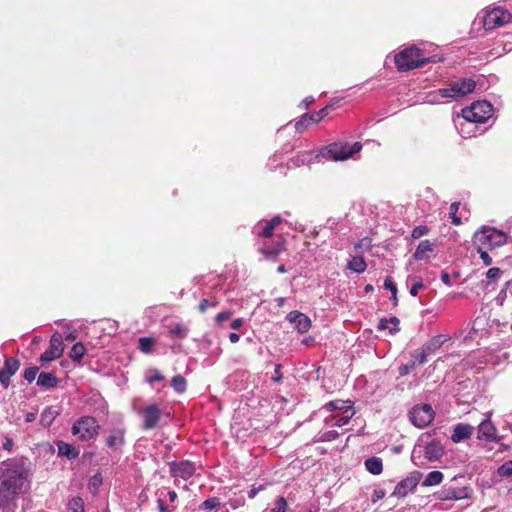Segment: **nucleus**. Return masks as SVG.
<instances>
[{
	"instance_id": "1",
	"label": "nucleus",
	"mask_w": 512,
	"mask_h": 512,
	"mask_svg": "<svg viewBox=\"0 0 512 512\" xmlns=\"http://www.w3.org/2000/svg\"><path fill=\"white\" fill-rule=\"evenodd\" d=\"M430 58L425 56L422 50L416 46H409L401 50L394 57V62L399 71H409L428 63Z\"/></svg>"
},
{
	"instance_id": "2",
	"label": "nucleus",
	"mask_w": 512,
	"mask_h": 512,
	"mask_svg": "<svg viewBox=\"0 0 512 512\" xmlns=\"http://www.w3.org/2000/svg\"><path fill=\"white\" fill-rule=\"evenodd\" d=\"M362 149L361 142H354L349 144L348 142L339 141L334 142L326 146L320 151V155L328 160L332 161H345L353 157L356 153Z\"/></svg>"
},
{
	"instance_id": "3",
	"label": "nucleus",
	"mask_w": 512,
	"mask_h": 512,
	"mask_svg": "<svg viewBox=\"0 0 512 512\" xmlns=\"http://www.w3.org/2000/svg\"><path fill=\"white\" fill-rule=\"evenodd\" d=\"M493 113L492 104L485 98L474 101L470 106L461 109L459 114L473 123L486 122Z\"/></svg>"
},
{
	"instance_id": "4",
	"label": "nucleus",
	"mask_w": 512,
	"mask_h": 512,
	"mask_svg": "<svg viewBox=\"0 0 512 512\" xmlns=\"http://www.w3.org/2000/svg\"><path fill=\"white\" fill-rule=\"evenodd\" d=\"M506 241V233L493 227L483 226L474 234V242L489 249L500 247Z\"/></svg>"
},
{
	"instance_id": "5",
	"label": "nucleus",
	"mask_w": 512,
	"mask_h": 512,
	"mask_svg": "<svg viewBox=\"0 0 512 512\" xmlns=\"http://www.w3.org/2000/svg\"><path fill=\"white\" fill-rule=\"evenodd\" d=\"M100 431V425L92 416H82L76 420L72 426L71 432L81 441H90L95 439Z\"/></svg>"
},
{
	"instance_id": "6",
	"label": "nucleus",
	"mask_w": 512,
	"mask_h": 512,
	"mask_svg": "<svg viewBox=\"0 0 512 512\" xmlns=\"http://www.w3.org/2000/svg\"><path fill=\"white\" fill-rule=\"evenodd\" d=\"M512 20V14L503 7L497 6L487 8L483 16V25L485 30H494L502 27Z\"/></svg>"
},
{
	"instance_id": "7",
	"label": "nucleus",
	"mask_w": 512,
	"mask_h": 512,
	"mask_svg": "<svg viewBox=\"0 0 512 512\" xmlns=\"http://www.w3.org/2000/svg\"><path fill=\"white\" fill-rule=\"evenodd\" d=\"M25 484L23 472L18 469H6L1 475L0 489L20 494Z\"/></svg>"
},
{
	"instance_id": "8",
	"label": "nucleus",
	"mask_w": 512,
	"mask_h": 512,
	"mask_svg": "<svg viewBox=\"0 0 512 512\" xmlns=\"http://www.w3.org/2000/svg\"><path fill=\"white\" fill-rule=\"evenodd\" d=\"M126 428L123 423H119L106 431L105 444L112 452H121L126 444Z\"/></svg>"
},
{
	"instance_id": "9",
	"label": "nucleus",
	"mask_w": 512,
	"mask_h": 512,
	"mask_svg": "<svg viewBox=\"0 0 512 512\" xmlns=\"http://www.w3.org/2000/svg\"><path fill=\"white\" fill-rule=\"evenodd\" d=\"M434 415L435 413L431 405L419 404L410 410L409 419L414 426L424 428L433 421Z\"/></svg>"
},
{
	"instance_id": "10",
	"label": "nucleus",
	"mask_w": 512,
	"mask_h": 512,
	"mask_svg": "<svg viewBox=\"0 0 512 512\" xmlns=\"http://www.w3.org/2000/svg\"><path fill=\"white\" fill-rule=\"evenodd\" d=\"M480 78L476 81L472 78H457L450 83V91L454 93L453 96H466L470 93H481L483 80L479 83Z\"/></svg>"
},
{
	"instance_id": "11",
	"label": "nucleus",
	"mask_w": 512,
	"mask_h": 512,
	"mask_svg": "<svg viewBox=\"0 0 512 512\" xmlns=\"http://www.w3.org/2000/svg\"><path fill=\"white\" fill-rule=\"evenodd\" d=\"M422 478V473L420 471H413L411 472L406 478L401 480L395 487L392 496L398 497V498H404L409 493L413 492L418 483L420 482Z\"/></svg>"
},
{
	"instance_id": "12",
	"label": "nucleus",
	"mask_w": 512,
	"mask_h": 512,
	"mask_svg": "<svg viewBox=\"0 0 512 512\" xmlns=\"http://www.w3.org/2000/svg\"><path fill=\"white\" fill-rule=\"evenodd\" d=\"M64 352V343L61 334L56 331L50 338L49 347L40 356L42 363L51 362L62 356Z\"/></svg>"
},
{
	"instance_id": "13",
	"label": "nucleus",
	"mask_w": 512,
	"mask_h": 512,
	"mask_svg": "<svg viewBox=\"0 0 512 512\" xmlns=\"http://www.w3.org/2000/svg\"><path fill=\"white\" fill-rule=\"evenodd\" d=\"M169 471L172 477L183 480L190 479L196 472V465L189 460L169 462Z\"/></svg>"
},
{
	"instance_id": "14",
	"label": "nucleus",
	"mask_w": 512,
	"mask_h": 512,
	"mask_svg": "<svg viewBox=\"0 0 512 512\" xmlns=\"http://www.w3.org/2000/svg\"><path fill=\"white\" fill-rule=\"evenodd\" d=\"M472 496V489L469 486L464 487H453L443 486V488L437 492V497L440 500L447 501L453 500L458 501L462 499H469Z\"/></svg>"
},
{
	"instance_id": "15",
	"label": "nucleus",
	"mask_w": 512,
	"mask_h": 512,
	"mask_svg": "<svg viewBox=\"0 0 512 512\" xmlns=\"http://www.w3.org/2000/svg\"><path fill=\"white\" fill-rule=\"evenodd\" d=\"M332 105H326L319 111L309 112L303 114L298 121H296L294 128L297 131H303L311 124H316L328 115V110L331 109Z\"/></svg>"
},
{
	"instance_id": "16",
	"label": "nucleus",
	"mask_w": 512,
	"mask_h": 512,
	"mask_svg": "<svg viewBox=\"0 0 512 512\" xmlns=\"http://www.w3.org/2000/svg\"><path fill=\"white\" fill-rule=\"evenodd\" d=\"M142 427L144 430H152L156 428L161 418V410L157 404H151L146 406L142 412Z\"/></svg>"
},
{
	"instance_id": "17",
	"label": "nucleus",
	"mask_w": 512,
	"mask_h": 512,
	"mask_svg": "<svg viewBox=\"0 0 512 512\" xmlns=\"http://www.w3.org/2000/svg\"><path fill=\"white\" fill-rule=\"evenodd\" d=\"M281 222L282 219L278 215L274 216L271 220H260L253 227V234L257 237L270 239L273 235L275 227H277Z\"/></svg>"
},
{
	"instance_id": "18",
	"label": "nucleus",
	"mask_w": 512,
	"mask_h": 512,
	"mask_svg": "<svg viewBox=\"0 0 512 512\" xmlns=\"http://www.w3.org/2000/svg\"><path fill=\"white\" fill-rule=\"evenodd\" d=\"M454 126L463 138L474 137L477 133V126L472 121L465 119L463 115L457 113L453 118Z\"/></svg>"
},
{
	"instance_id": "19",
	"label": "nucleus",
	"mask_w": 512,
	"mask_h": 512,
	"mask_svg": "<svg viewBox=\"0 0 512 512\" xmlns=\"http://www.w3.org/2000/svg\"><path fill=\"white\" fill-rule=\"evenodd\" d=\"M283 249L284 240L281 237H278L276 240L264 241L259 250L266 258H275Z\"/></svg>"
},
{
	"instance_id": "20",
	"label": "nucleus",
	"mask_w": 512,
	"mask_h": 512,
	"mask_svg": "<svg viewBox=\"0 0 512 512\" xmlns=\"http://www.w3.org/2000/svg\"><path fill=\"white\" fill-rule=\"evenodd\" d=\"M20 494L3 491L0 489V511L16 512L18 504L17 500Z\"/></svg>"
},
{
	"instance_id": "21",
	"label": "nucleus",
	"mask_w": 512,
	"mask_h": 512,
	"mask_svg": "<svg viewBox=\"0 0 512 512\" xmlns=\"http://www.w3.org/2000/svg\"><path fill=\"white\" fill-rule=\"evenodd\" d=\"M287 319L294 324L295 328L300 333L307 332L311 327V321L309 317L299 311H291L287 315Z\"/></svg>"
},
{
	"instance_id": "22",
	"label": "nucleus",
	"mask_w": 512,
	"mask_h": 512,
	"mask_svg": "<svg viewBox=\"0 0 512 512\" xmlns=\"http://www.w3.org/2000/svg\"><path fill=\"white\" fill-rule=\"evenodd\" d=\"M434 250H435V244L433 242H431L428 239L422 240L418 244V246L413 254V258L416 261L428 262L431 259V253H433Z\"/></svg>"
},
{
	"instance_id": "23",
	"label": "nucleus",
	"mask_w": 512,
	"mask_h": 512,
	"mask_svg": "<svg viewBox=\"0 0 512 512\" xmlns=\"http://www.w3.org/2000/svg\"><path fill=\"white\" fill-rule=\"evenodd\" d=\"M449 340V335L438 334L425 342L421 347L425 350L428 356H431L434 355L441 348V346Z\"/></svg>"
},
{
	"instance_id": "24",
	"label": "nucleus",
	"mask_w": 512,
	"mask_h": 512,
	"mask_svg": "<svg viewBox=\"0 0 512 512\" xmlns=\"http://www.w3.org/2000/svg\"><path fill=\"white\" fill-rule=\"evenodd\" d=\"M497 430L489 419H484L478 426V439L494 441L496 440Z\"/></svg>"
},
{
	"instance_id": "25",
	"label": "nucleus",
	"mask_w": 512,
	"mask_h": 512,
	"mask_svg": "<svg viewBox=\"0 0 512 512\" xmlns=\"http://www.w3.org/2000/svg\"><path fill=\"white\" fill-rule=\"evenodd\" d=\"M474 428L469 424L459 423L455 425L453 429V433L451 435V440L454 443H459L465 439L470 438L473 433Z\"/></svg>"
},
{
	"instance_id": "26",
	"label": "nucleus",
	"mask_w": 512,
	"mask_h": 512,
	"mask_svg": "<svg viewBox=\"0 0 512 512\" xmlns=\"http://www.w3.org/2000/svg\"><path fill=\"white\" fill-rule=\"evenodd\" d=\"M424 456L429 461H436L443 455V447L440 443L431 441L424 446Z\"/></svg>"
},
{
	"instance_id": "27",
	"label": "nucleus",
	"mask_w": 512,
	"mask_h": 512,
	"mask_svg": "<svg viewBox=\"0 0 512 512\" xmlns=\"http://www.w3.org/2000/svg\"><path fill=\"white\" fill-rule=\"evenodd\" d=\"M59 379L51 372H41L36 384L43 389H51L58 385Z\"/></svg>"
},
{
	"instance_id": "28",
	"label": "nucleus",
	"mask_w": 512,
	"mask_h": 512,
	"mask_svg": "<svg viewBox=\"0 0 512 512\" xmlns=\"http://www.w3.org/2000/svg\"><path fill=\"white\" fill-rule=\"evenodd\" d=\"M57 448L58 454L61 456H66L69 460L76 459L80 454V450L76 446L64 441H58Z\"/></svg>"
},
{
	"instance_id": "29",
	"label": "nucleus",
	"mask_w": 512,
	"mask_h": 512,
	"mask_svg": "<svg viewBox=\"0 0 512 512\" xmlns=\"http://www.w3.org/2000/svg\"><path fill=\"white\" fill-rule=\"evenodd\" d=\"M323 408L328 412L341 413V412H344L345 410L353 408V402L350 400L345 401V400L337 399V400H332V401L327 402Z\"/></svg>"
},
{
	"instance_id": "30",
	"label": "nucleus",
	"mask_w": 512,
	"mask_h": 512,
	"mask_svg": "<svg viewBox=\"0 0 512 512\" xmlns=\"http://www.w3.org/2000/svg\"><path fill=\"white\" fill-rule=\"evenodd\" d=\"M399 319L395 316L390 318H382L380 319L377 329L378 330H388L389 334H395L399 331Z\"/></svg>"
},
{
	"instance_id": "31",
	"label": "nucleus",
	"mask_w": 512,
	"mask_h": 512,
	"mask_svg": "<svg viewBox=\"0 0 512 512\" xmlns=\"http://www.w3.org/2000/svg\"><path fill=\"white\" fill-rule=\"evenodd\" d=\"M353 415L354 410L353 408H350L348 410H345L344 412L336 413L335 415H333L329 423L331 426L342 427L348 424L349 420L353 417Z\"/></svg>"
},
{
	"instance_id": "32",
	"label": "nucleus",
	"mask_w": 512,
	"mask_h": 512,
	"mask_svg": "<svg viewBox=\"0 0 512 512\" xmlns=\"http://www.w3.org/2000/svg\"><path fill=\"white\" fill-rule=\"evenodd\" d=\"M414 105V103H410L409 101H402L401 98H390V101L386 104L385 114L394 115L396 114L402 107H409Z\"/></svg>"
},
{
	"instance_id": "33",
	"label": "nucleus",
	"mask_w": 512,
	"mask_h": 512,
	"mask_svg": "<svg viewBox=\"0 0 512 512\" xmlns=\"http://www.w3.org/2000/svg\"><path fill=\"white\" fill-rule=\"evenodd\" d=\"M168 334L173 339H184L188 335V328L181 323H175L168 326Z\"/></svg>"
},
{
	"instance_id": "34",
	"label": "nucleus",
	"mask_w": 512,
	"mask_h": 512,
	"mask_svg": "<svg viewBox=\"0 0 512 512\" xmlns=\"http://www.w3.org/2000/svg\"><path fill=\"white\" fill-rule=\"evenodd\" d=\"M347 268L355 273H363L367 264L362 256H353L347 263Z\"/></svg>"
},
{
	"instance_id": "35",
	"label": "nucleus",
	"mask_w": 512,
	"mask_h": 512,
	"mask_svg": "<svg viewBox=\"0 0 512 512\" xmlns=\"http://www.w3.org/2000/svg\"><path fill=\"white\" fill-rule=\"evenodd\" d=\"M365 468L373 475H379L383 470V463L379 457H370L365 460Z\"/></svg>"
},
{
	"instance_id": "36",
	"label": "nucleus",
	"mask_w": 512,
	"mask_h": 512,
	"mask_svg": "<svg viewBox=\"0 0 512 512\" xmlns=\"http://www.w3.org/2000/svg\"><path fill=\"white\" fill-rule=\"evenodd\" d=\"M444 475L441 471L434 470L427 474L422 482V486L431 487L439 485L443 481Z\"/></svg>"
},
{
	"instance_id": "37",
	"label": "nucleus",
	"mask_w": 512,
	"mask_h": 512,
	"mask_svg": "<svg viewBox=\"0 0 512 512\" xmlns=\"http://www.w3.org/2000/svg\"><path fill=\"white\" fill-rule=\"evenodd\" d=\"M86 354V348L81 342L75 343L69 351V357L73 362H81Z\"/></svg>"
},
{
	"instance_id": "38",
	"label": "nucleus",
	"mask_w": 512,
	"mask_h": 512,
	"mask_svg": "<svg viewBox=\"0 0 512 512\" xmlns=\"http://www.w3.org/2000/svg\"><path fill=\"white\" fill-rule=\"evenodd\" d=\"M220 506L221 501L218 497H210L199 505V510L209 512L218 509Z\"/></svg>"
},
{
	"instance_id": "39",
	"label": "nucleus",
	"mask_w": 512,
	"mask_h": 512,
	"mask_svg": "<svg viewBox=\"0 0 512 512\" xmlns=\"http://www.w3.org/2000/svg\"><path fill=\"white\" fill-rule=\"evenodd\" d=\"M19 367V360L15 357H9L5 359L4 366L1 370L13 376L17 372Z\"/></svg>"
},
{
	"instance_id": "40",
	"label": "nucleus",
	"mask_w": 512,
	"mask_h": 512,
	"mask_svg": "<svg viewBox=\"0 0 512 512\" xmlns=\"http://www.w3.org/2000/svg\"><path fill=\"white\" fill-rule=\"evenodd\" d=\"M67 512H84V501L81 497H73L67 504Z\"/></svg>"
},
{
	"instance_id": "41",
	"label": "nucleus",
	"mask_w": 512,
	"mask_h": 512,
	"mask_svg": "<svg viewBox=\"0 0 512 512\" xmlns=\"http://www.w3.org/2000/svg\"><path fill=\"white\" fill-rule=\"evenodd\" d=\"M171 386L177 393H183L187 388L186 379L182 375H176L171 380Z\"/></svg>"
},
{
	"instance_id": "42",
	"label": "nucleus",
	"mask_w": 512,
	"mask_h": 512,
	"mask_svg": "<svg viewBox=\"0 0 512 512\" xmlns=\"http://www.w3.org/2000/svg\"><path fill=\"white\" fill-rule=\"evenodd\" d=\"M103 483L102 476L100 473H96L90 477L88 481V489L92 494H96Z\"/></svg>"
},
{
	"instance_id": "43",
	"label": "nucleus",
	"mask_w": 512,
	"mask_h": 512,
	"mask_svg": "<svg viewBox=\"0 0 512 512\" xmlns=\"http://www.w3.org/2000/svg\"><path fill=\"white\" fill-rule=\"evenodd\" d=\"M411 357H412L411 361H415V366H416L417 364L418 365L425 364L427 362L429 356L427 355L425 350L422 347H420L419 349H416L415 351L412 352Z\"/></svg>"
},
{
	"instance_id": "44",
	"label": "nucleus",
	"mask_w": 512,
	"mask_h": 512,
	"mask_svg": "<svg viewBox=\"0 0 512 512\" xmlns=\"http://www.w3.org/2000/svg\"><path fill=\"white\" fill-rule=\"evenodd\" d=\"M155 344V340L151 337H141L139 338V349L143 353H150Z\"/></svg>"
},
{
	"instance_id": "45",
	"label": "nucleus",
	"mask_w": 512,
	"mask_h": 512,
	"mask_svg": "<svg viewBox=\"0 0 512 512\" xmlns=\"http://www.w3.org/2000/svg\"><path fill=\"white\" fill-rule=\"evenodd\" d=\"M408 281H413L410 287V295L415 297L418 295L420 289L424 287L423 280L419 277H409Z\"/></svg>"
},
{
	"instance_id": "46",
	"label": "nucleus",
	"mask_w": 512,
	"mask_h": 512,
	"mask_svg": "<svg viewBox=\"0 0 512 512\" xmlns=\"http://www.w3.org/2000/svg\"><path fill=\"white\" fill-rule=\"evenodd\" d=\"M320 155L316 154L313 155L312 153H303L296 157V164L297 165H305L311 163L314 159L318 158Z\"/></svg>"
},
{
	"instance_id": "47",
	"label": "nucleus",
	"mask_w": 512,
	"mask_h": 512,
	"mask_svg": "<svg viewBox=\"0 0 512 512\" xmlns=\"http://www.w3.org/2000/svg\"><path fill=\"white\" fill-rule=\"evenodd\" d=\"M38 372L39 368L37 366L28 367L24 370L23 378L28 383H31L36 379Z\"/></svg>"
},
{
	"instance_id": "48",
	"label": "nucleus",
	"mask_w": 512,
	"mask_h": 512,
	"mask_svg": "<svg viewBox=\"0 0 512 512\" xmlns=\"http://www.w3.org/2000/svg\"><path fill=\"white\" fill-rule=\"evenodd\" d=\"M502 271L498 267H492L486 272L488 283L496 282L500 278Z\"/></svg>"
},
{
	"instance_id": "49",
	"label": "nucleus",
	"mask_w": 512,
	"mask_h": 512,
	"mask_svg": "<svg viewBox=\"0 0 512 512\" xmlns=\"http://www.w3.org/2000/svg\"><path fill=\"white\" fill-rule=\"evenodd\" d=\"M488 249L489 248H486L482 245H478V248H477V252L479 253L480 258L483 261L485 266H489L492 264V258L488 254V251H487Z\"/></svg>"
},
{
	"instance_id": "50",
	"label": "nucleus",
	"mask_w": 512,
	"mask_h": 512,
	"mask_svg": "<svg viewBox=\"0 0 512 512\" xmlns=\"http://www.w3.org/2000/svg\"><path fill=\"white\" fill-rule=\"evenodd\" d=\"M498 475L501 476V477H509V476H512V460H509L505 463H503L499 468H498Z\"/></svg>"
},
{
	"instance_id": "51",
	"label": "nucleus",
	"mask_w": 512,
	"mask_h": 512,
	"mask_svg": "<svg viewBox=\"0 0 512 512\" xmlns=\"http://www.w3.org/2000/svg\"><path fill=\"white\" fill-rule=\"evenodd\" d=\"M271 512H288V504L286 499L284 497H279L276 500Z\"/></svg>"
},
{
	"instance_id": "52",
	"label": "nucleus",
	"mask_w": 512,
	"mask_h": 512,
	"mask_svg": "<svg viewBox=\"0 0 512 512\" xmlns=\"http://www.w3.org/2000/svg\"><path fill=\"white\" fill-rule=\"evenodd\" d=\"M429 233V228L426 225L416 226L411 233L413 239H419Z\"/></svg>"
},
{
	"instance_id": "53",
	"label": "nucleus",
	"mask_w": 512,
	"mask_h": 512,
	"mask_svg": "<svg viewBox=\"0 0 512 512\" xmlns=\"http://www.w3.org/2000/svg\"><path fill=\"white\" fill-rule=\"evenodd\" d=\"M164 379V376L158 369H152L149 371V375L147 376V381L149 383L160 382Z\"/></svg>"
},
{
	"instance_id": "54",
	"label": "nucleus",
	"mask_w": 512,
	"mask_h": 512,
	"mask_svg": "<svg viewBox=\"0 0 512 512\" xmlns=\"http://www.w3.org/2000/svg\"><path fill=\"white\" fill-rule=\"evenodd\" d=\"M415 368V361H410L407 364L399 366L398 373L400 376L408 375Z\"/></svg>"
},
{
	"instance_id": "55",
	"label": "nucleus",
	"mask_w": 512,
	"mask_h": 512,
	"mask_svg": "<svg viewBox=\"0 0 512 512\" xmlns=\"http://www.w3.org/2000/svg\"><path fill=\"white\" fill-rule=\"evenodd\" d=\"M157 507L159 512H173L176 509L175 505H166L161 497L157 499Z\"/></svg>"
},
{
	"instance_id": "56",
	"label": "nucleus",
	"mask_w": 512,
	"mask_h": 512,
	"mask_svg": "<svg viewBox=\"0 0 512 512\" xmlns=\"http://www.w3.org/2000/svg\"><path fill=\"white\" fill-rule=\"evenodd\" d=\"M459 203L454 202L450 205V216L452 218V223L455 225H459L461 223L460 219L456 216V213L458 211Z\"/></svg>"
},
{
	"instance_id": "57",
	"label": "nucleus",
	"mask_w": 512,
	"mask_h": 512,
	"mask_svg": "<svg viewBox=\"0 0 512 512\" xmlns=\"http://www.w3.org/2000/svg\"><path fill=\"white\" fill-rule=\"evenodd\" d=\"M227 504L232 508V509H238L242 506H244L245 504V499L243 497H238V498H233V499H229V501L227 502Z\"/></svg>"
},
{
	"instance_id": "58",
	"label": "nucleus",
	"mask_w": 512,
	"mask_h": 512,
	"mask_svg": "<svg viewBox=\"0 0 512 512\" xmlns=\"http://www.w3.org/2000/svg\"><path fill=\"white\" fill-rule=\"evenodd\" d=\"M384 287L392 293L393 299L396 300L397 294V286L396 284L389 278L385 279Z\"/></svg>"
},
{
	"instance_id": "59",
	"label": "nucleus",
	"mask_w": 512,
	"mask_h": 512,
	"mask_svg": "<svg viewBox=\"0 0 512 512\" xmlns=\"http://www.w3.org/2000/svg\"><path fill=\"white\" fill-rule=\"evenodd\" d=\"M232 316L231 311H223L217 314L215 320L218 324H222L224 321L228 320Z\"/></svg>"
},
{
	"instance_id": "60",
	"label": "nucleus",
	"mask_w": 512,
	"mask_h": 512,
	"mask_svg": "<svg viewBox=\"0 0 512 512\" xmlns=\"http://www.w3.org/2000/svg\"><path fill=\"white\" fill-rule=\"evenodd\" d=\"M282 373H281V364H276L274 369V376L272 377V381L279 383L282 381Z\"/></svg>"
},
{
	"instance_id": "61",
	"label": "nucleus",
	"mask_w": 512,
	"mask_h": 512,
	"mask_svg": "<svg viewBox=\"0 0 512 512\" xmlns=\"http://www.w3.org/2000/svg\"><path fill=\"white\" fill-rule=\"evenodd\" d=\"M11 376H12L11 374H8V373L4 372L3 370H0V383L4 387H8L10 384Z\"/></svg>"
},
{
	"instance_id": "62",
	"label": "nucleus",
	"mask_w": 512,
	"mask_h": 512,
	"mask_svg": "<svg viewBox=\"0 0 512 512\" xmlns=\"http://www.w3.org/2000/svg\"><path fill=\"white\" fill-rule=\"evenodd\" d=\"M216 304V302H211L208 299H203L199 304V310L201 312H205L208 307L215 306Z\"/></svg>"
},
{
	"instance_id": "63",
	"label": "nucleus",
	"mask_w": 512,
	"mask_h": 512,
	"mask_svg": "<svg viewBox=\"0 0 512 512\" xmlns=\"http://www.w3.org/2000/svg\"><path fill=\"white\" fill-rule=\"evenodd\" d=\"M338 437V432L335 430H330L324 433L323 440L324 441H332L335 440Z\"/></svg>"
},
{
	"instance_id": "64",
	"label": "nucleus",
	"mask_w": 512,
	"mask_h": 512,
	"mask_svg": "<svg viewBox=\"0 0 512 512\" xmlns=\"http://www.w3.org/2000/svg\"><path fill=\"white\" fill-rule=\"evenodd\" d=\"M243 324L244 320L242 318H236L230 323V328L233 330H238L243 326Z\"/></svg>"
}]
</instances>
